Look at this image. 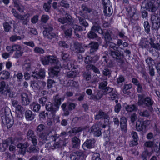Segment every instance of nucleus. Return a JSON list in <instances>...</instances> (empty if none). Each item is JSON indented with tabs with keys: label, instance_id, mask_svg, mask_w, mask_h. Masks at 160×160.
Wrapping results in <instances>:
<instances>
[{
	"label": "nucleus",
	"instance_id": "obj_1",
	"mask_svg": "<svg viewBox=\"0 0 160 160\" xmlns=\"http://www.w3.org/2000/svg\"><path fill=\"white\" fill-rule=\"evenodd\" d=\"M96 31L100 34H102L103 33V31L100 26L98 25H94L92 27L90 31L88 34L87 37L90 39H95L100 42L101 40V38L98 37L95 33Z\"/></svg>",
	"mask_w": 160,
	"mask_h": 160
},
{
	"label": "nucleus",
	"instance_id": "obj_2",
	"mask_svg": "<svg viewBox=\"0 0 160 160\" xmlns=\"http://www.w3.org/2000/svg\"><path fill=\"white\" fill-rule=\"evenodd\" d=\"M144 95L139 94L138 95V105L139 106H141L144 105L148 107L151 106L153 103V101L151 98L149 97H147L144 98Z\"/></svg>",
	"mask_w": 160,
	"mask_h": 160
},
{
	"label": "nucleus",
	"instance_id": "obj_3",
	"mask_svg": "<svg viewBox=\"0 0 160 160\" xmlns=\"http://www.w3.org/2000/svg\"><path fill=\"white\" fill-rule=\"evenodd\" d=\"M71 16L68 14H66L64 17L58 19V21L62 24L67 23V24L62 25L60 27V28L63 30H64L67 28L68 26H70L72 24Z\"/></svg>",
	"mask_w": 160,
	"mask_h": 160
},
{
	"label": "nucleus",
	"instance_id": "obj_4",
	"mask_svg": "<svg viewBox=\"0 0 160 160\" xmlns=\"http://www.w3.org/2000/svg\"><path fill=\"white\" fill-rule=\"evenodd\" d=\"M103 6V12L105 15L110 16L113 13V9L109 0H102Z\"/></svg>",
	"mask_w": 160,
	"mask_h": 160
},
{
	"label": "nucleus",
	"instance_id": "obj_5",
	"mask_svg": "<svg viewBox=\"0 0 160 160\" xmlns=\"http://www.w3.org/2000/svg\"><path fill=\"white\" fill-rule=\"evenodd\" d=\"M154 12L152 14L151 18L152 27L153 29H158L160 28V17L158 13Z\"/></svg>",
	"mask_w": 160,
	"mask_h": 160
},
{
	"label": "nucleus",
	"instance_id": "obj_6",
	"mask_svg": "<svg viewBox=\"0 0 160 160\" xmlns=\"http://www.w3.org/2000/svg\"><path fill=\"white\" fill-rule=\"evenodd\" d=\"M110 56H111L114 60H117V62L122 64L124 62L123 59L124 55L118 50L112 51L109 52Z\"/></svg>",
	"mask_w": 160,
	"mask_h": 160
},
{
	"label": "nucleus",
	"instance_id": "obj_7",
	"mask_svg": "<svg viewBox=\"0 0 160 160\" xmlns=\"http://www.w3.org/2000/svg\"><path fill=\"white\" fill-rule=\"evenodd\" d=\"M76 15L81 25L84 26L85 28L88 26V24L86 20V19L88 18L87 13H84L82 12L79 11Z\"/></svg>",
	"mask_w": 160,
	"mask_h": 160
},
{
	"label": "nucleus",
	"instance_id": "obj_8",
	"mask_svg": "<svg viewBox=\"0 0 160 160\" xmlns=\"http://www.w3.org/2000/svg\"><path fill=\"white\" fill-rule=\"evenodd\" d=\"M53 30V28L52 25L46 26L43 32L44 38L49 39H52L55 38L56 36V34L51 32Z\"/></svg>",
	"mask_w": 160,
	"mask_h": 160
},
{
	"label": "nucleus",
	"instance_id": "obj_9",
	"mask_svg": "<svg viewBox=\"0 0 160 160\" xmlns=\"http://www.w3.org/2000/svg\"><path fill=\"white\" fill-rule=\"evenodd\" d=\"M76 104L72 102H69L68 104L63 103L61 106V108L64 112L63 114L65 116H68L70 114V111L74 109Z\"/></svg>",
	"mask_w": 160,
	"mask_h": 160
},
{
	"label": "nucleus",
	"instance_id": "obj_10",
	"mask_svg": "<svg viewBox=\"0 0 160 160\" xmlns=\"http://www.w3.org/2000/svg\"><path fill=\"white\" fill-rule=\"evenodd\" d=\"M153 0H145L142 3L143 7L152 12H156L157 8L154 5Z\"/></svg>",
	"mask_w": 160,
	"mask_h": 160
},
{
	"label": "nucleus",
	"instance_id": "obj_11",
	"mask_svg": "<svg viewBox=\"0 0 160 160\" xmlns=\"http://www.w3.org/2000/svg\"><path fill=\"white\" fill-rule=\"evenodd\" d=\"M41 61L43 65H46L50 64H56L57 65V62H59L53 56H46L41 59Z\"/></svg>",
	"mask_w": 160,
	"mask_h": 160
},
{
	"label": "nucleus",
	"instance_id": "obj_12",
	"mask_svg": "<svg viewBox=\"0 0 160 160\" xmlns=\"http://www.w3.org/2000/svg\"><path fill=\"white\" fill-rule=\"evenodd\" d=\"M61 65L60 62H57V65L49 70L48 74L51 77L57 76L59 72Z\"/></svg>",
	"mask_w": 160,
	"mask_h": 160
},
{
	"label": "nucleus",
	"instance_id": "obj_13",
	"mask_svg": "<svg viewBox=\"0 0 160 160\" xmlns=\"http://www.w3.org/2000/svg\"><path fill=\"white\" fill-rule=\"evenodd\" d=\"M102 125V123L99 122L96 123L91 127L90 128L91 132H93L95 136L99 137L101 135L102 132L100 128Z\"/></svg>",
	"mask_w": 160,
	"mask_h": 160
},
{
	"label": "nucleus",
	"instance_id": "obj_14",
	"mask_svg": "<svg viewBox=\"0 0 160 160\" xmlns=\"http://www.w3.org/2000/svg\"><path fill=\"white\" fill-rule=\"evenodd\" d=\"M71 160H85L82 152L76 151L72 152L70 156Z\"/></svg>",
	"mask_w": 160,
	"mask_h": 160
},
{
	"label": "nucleus",
	"instance_id": "obj_15",
	"mask_svg": "<svg viewBox=\"0 0 160 160\" xmlns=\"http://www.w3.org/2000/svg\"><path fill=\"white\" fill-rule=\"evenodd\" d=\"M32 73V77L37 80L44 78L45 76V70L44 69H40L38 71H34Z\"/></svg>",
	"mask_w": 160,
	"mask_h": 160
},
{
	"label": "nucleus",
	"instance_id": "obj_16",
	"mask_svg": "<svg viewBox=\"0 0 160 160\" xmlns=\"http://www.w3.org/2000/svg\"><path fill=\"white\" fill-rule=\"evenodd\" d=\"M99 46L98 43L97 42H92L88 45L84 46L85 47L90 48L89 53L92 54L97 50Z\"/></svg>",
	"mask_w": 160,
	"mask_h": 160
},
{
	"label": "nucleus",
	"instance_id": "obj_17",
	"mask_svg": "<svg viewBox=\"0 0 160 160\" xmlns=\"http://www.w3.org/2000/svg\"><path fill=\"white\" fill-rule=\"evenodd\" d=\"M113 89L110 88H107L105 89V94L109 93V97L112 100H115L118 98V96L117 94V92L115 90L113 91Z\"/></svg>",
	"mask_w": 160,
	"mask_h": 160
},
{
	"label": "nucleus",
	"instance_id": "obj_18",
	"mask_svg": "<svg viewBox=\"0 0 160 160\" xmlns=\"http://www.w3.org/2000/svg\"><path fill=\"white\" fill-rule=\"evenodd\" d=\"M27 136L29 140H31L33 144H37V140L36 139V136L33 131L31 130H29L27 133Z\"/></svg>",
	"mask_w": 160,
	"mask_h": 160
},
{
	"label": "nucleus",
	"instance_id": "obj_19",
	"mask_svg": "<svg viewBox=\"0 0 160 160\" xmlns=\"http://www.w3.org/2000/svg\"><path fill=\"white\" fill-rule=\"evenodd\" d=\"M21 103L22 105L27 106L30 102V99L28 95L26 93L22 92L21 94Z\"/></svg>",
	"mask_w": 160,
	"mask_h": 160
},
{
	"label": "nucleus",
	"instance_id": "obj_20",
	"mask_svg": "<svg viewBox=\"0 0 160 160\" xmlns=\"http://www.w3.org/2000/svg\"><path fill=\"white\" fill-rule=\"evenodd\" d=\"M1 112L3 113L5 117V119L8 124L10 123L9 127H11L12 126V124L10 123L9 119H8V117L10 115L11 111L9 108L8 107H6L4 108H2V109Z\"/></svg>",
	"mask_w": 160,
	"mask_h": 160
},
{
	"label": "nucleus",
	"instance_id": "obj_21",
	"mask_svg": "<svg viewBox=\"0 0 160 160\" xmlns=\"http://www.w3.org/2000/svg\"><path fill=\"white\" fill-rule=\"evenodd\" d=\"M149 121H144L141 120H138L136 123V128L137 130L139 132L143 131L146 127V122H148Z\"/></svg>",
	"mask_w": 160,
	"mask_h": 160
},
{
	"label": "nucleus",
	"instance_id": "obj_22",
	"mask_svg": "<svg viewBox=\"0 0 160 160\" xmlns=\"http://www.w3.org/2000/svg\"><path fill=\"white\" fill-rule=\"evenodd\" d=\"M94 118L97 120L103 118L108 120L110 118L107 113L100 110L98 111V114L95 116Z\"/></svg>",
	"mask_w": 160,
	"mask_h": 160
},
{
	"label": "nucleus",
	"instance_id": "obj_23",
	"mask_svg": "<svg viewBox=\"0 0 160 160\" xmlns=\"http://www.w3.org/2000/svg\"><path fill=\"white\" fill-rule=\"evenodd\" d=\"M99 56L97 55L92 56H87L85 59V62L87 63H94L98 60Z\"/></svg>",
	"mask_w": 160,
	"mask_h": 160
},
{
	"label": "nucleus",
	"instance_id": "obj_24",
	"mask_svg": "<svg viewBox=\"0 0 160 160\" xmlns=\"http://www.w3.org/2000/svg\"><path fill=\"white\" fill-rule=\"evenodd\" d=\"M2 94L8 98H13L16 96L15 92L12 91V89L9 87L6 88L5 91H4Z\"/></svg>",
	"mask_w": 160,
	"mask_h": 160
},
{
	"label": "nucleus",
	"instance_id": "obj_25",
	"mask_svg": "<svg viewBox=\"0 0 160 160\" xmlns=\"http://www.w3.org/2000/svg\"><path fill=\"white\" fill-rule=\"evenodd\" d=\"M127 119L125 117H122L120 118V124L121 129L122 131L125 132H126L127 131Z\"/></svg>",
	"mask_w": 160,
	"mask_h": 160
},
{
	"label": "nucleus",
	"instance_id": "obj_26",
	"mask_svg": "<svg viewBox=\"0 0 160 160\" xmlns=\"http://www.w3.org/2000/svg\"><path fill=\"white\" fill-rule=\"evenodd\" d=\"M95 140L94 139H90L87 140L83 143L82 147H86L88 149L93 148L95 146Z\"/></svg>",
	"mask_w": 160,
	"mask_h": 160
},
{
	"label": "nucleus",
	"instance_id": "obj_27",
	"mask_svg": "<svg viewBox=\"0 0 160 160\" xmlns=\"http://www.w3.org/2000/svg\"><path fill=\"white\" fill-rule=\"evenodd\" d=\"M52 133L51 130L47 131L46 132L44 133H41L39 134V136L41 140H42L43 142H46V141L49 140V135H50V133Z\"/></svg>",
	"mask_w": 160,
	"mask_h": 160
},
{
	"label": "nucleus",
	"instance_id": "obj_28",
	"mask_svg": "<svg viewBox=\"0 0 160 160\" xmlns=\"http://www.w3.org/2000/svg\"><path fill=\"white\" fill-rule=\"evenodd\" d=\"M53 145L50 146V147L52 149H55L56 148H61L62 146H65L66 144L65 143L64 141L62 140H60L57 141H55Z\"/></svg>",
	"mask_w": 160,
	"mask_h": 160
},
{
	"label": "nucleus",
	"instance_id": "obj_29",
	"mask_svg": "<svg viewBox=\"0 0 160 160\" xmlns=\"http://www.w3.org/2000/svg\"><path fill=\"white\" fill-rule=\"evenodd\" d=\"M18 19L22 21V25H27L29 21L30 15L28 14H27L23 15H21Z\"/></svg>",
	"mask_w": 160,
	"mask_h": 160
},
{
	"label": "nucleus",
	"instance_id": "obj_30",
	"mask_svg": "<svg viewBox=\"0 0 160 160\" xmlns=\"http://www.w3.org/2000/svg\"><path fill=\"white\" fill-rule=\"evenodd\" d=\"M72 147L73 148H78L80 144V140L76 136L73 137L71 140Z\"/></svg>",
	"mask_w": 160,
	"mask_h": 160
},
{
	"label": "nucleus",
	"instance_id": "obj_31",
	"mask_svg": "<svg viewBox=\"0 0 160 160\" xmlns=\"http://www.w3.org/2000/svg\"><path fill=\"white\" fill-rule=\"evenodd\" d=\"M46 108L47 111L51 112L52 114L54 113L58 110L54 105L52 104L50 102H48L46 104Z\"/></svg>",
	"mask_w": 160,
	"mask_h": 160
},
{
	"label": "nucleus",
	"instance_id": "obj_32",
	"mask_svg": "<svg viewBox=\"0 0 160 160\" xmlns=\"http://www.w3.org/2000/svg\"><path fill=\"white\" fill-rule=\"evenodd\" d=\"M74 49L73 51L79 53L83 52H84V50L80 43H75L74 45Z\"/></svg>",
	"mask_w": 160,
	"mask_h": 160
},
{
	"label": "nucleus",
	"instance_id": "obj_33",
	"mask_svg": "<svg viewBox=\"0 0 160 160\" xmlns=\"http://www.w3.org/2000/svg\"><path fill=\"white\" fill-rule=\"evenodd\" d=\"M10 73L7 71L3 70L0 72V80H7L10 77Z\"/></svg>",
	"mask_w": 160,
	"mask_h": 160
},
{
	"label": "nucleus",
	"instance_id": "obj_34",
	"mask_svg": "<svg viewBox=\"0 0 160 160\" xmlns=\"http://www.w3.org/2000/svg\"><path fill=\"white\" fill-rule=\"evenodd\" d=\"M62 99V98L59 97L58 95H56L55 97L54 105L58 110L61 104ZM62 100H63V99Z\"/></svg>",
	"mask_w": 160,
	"mask_h": 160
},
{
	"label": "nucleus",
	"instance_id": "obj_35",
	"mask_svg": "<svg viewBox=\"0 0 160 160\" xmlns=\"http://www.w3.org/2000/svg\"><path fill=\"white\" fill-rule=\"evenodd\" d=\"M68 28L66 30H65V29L64 30V33L65 37L67 38L71 37L72 32V29L71 25L70 26H68L67 28Z\"/></svg>",
	"mask_w": 160,
	"mask_h": 160
},
{
	"label": "nucleus",
	"instance_id": "obj_36",
	"mask_svg": "<svg viewBox=\"0 0 160 160\" xmlns=\"http://www.w3.org/2000/svg\"><path fill=\"white\" fill-rule=\"evenodd\" d=\"M25 117L28 120H31L34 118V115L32 114V112L28 110L26 111L25 113Z\"/></svg>",
	"mask_w": 160,
	"mask_h": 160
},
{
	"label": "nucleus",
	"instance_id": "obj_37",
	"mask_svg": "<svg viewBox=\"0 0 160 160\" xmlns=\"http://www.w3.org/2000/svg\"><path fill=\"white\" fill-rule=\"evenodd\" d=\"M31 109L34 112H38L40 109L41 106L40 104L35 102H33L30 105Z\"/></svg>",
	"mask_w": 160,
	"mask_h": 160
},
{
	"label": "nucleus",
	"instance_id": "obj_38",
	"mask_svg": "<svg viewBox=\"0 0 160 160\" xmlns=\"http://www.w3.org/2000/svg\"><path fill=\"white\" fill-rule=\"evenodd\" d=\"M125 109L128 112H135L138 109L137 107L135 105H128L125 107Z\"/></svg>",
	"mask_w": 160,
	"mask_h": 160
},
{
	"label": "nucleus",
	"instance_id": "obj_39",
	"mask_svg": "<svg viewBox=\"0 0 160 160\" xmlns=\"http://www.w3.org/2000/svg\"><path fill=\"white\" fill-rule=\"evenodd\" d=\"M72 28L74 30V33H76V32H78L80 31H83V28L81 26L77 25L76 24L74 25L72 22Z\"/></svg>",
	"mask_w": 160,
	"mask_h": 160
},
{
	"label": "nucleus",
	"instance_id": "obj_40",
	"mask_svg": "<svg viewBox=\"0 0 160 160\" xmlns=\"http://www.w3.org/2000/svg\"><path fill=\"white\" fill-rule=\"evenodd\" d=\"M148 41L146 38H142L139 43V45L143 48H146L148 46Z\"/></svg>",
	"mask_w": 160,
	"mask_h": 160
},
{
	"label": "nucleus",
	"instance_id": "obj_41",
	"mask_svg": "<svg viewBox=\"0 0 160 160\" xmlns=\"http://www.w3.org/2000/svg\"><path fill=\"white\" fill-rule=\"evenodd\" d=\"M102 34L104 36V38L106 42V44L111 42V41L112 40V38L108 32H103V34Z\"/></svg>",
	"mask_w": 160,
	"mask_h": 160
},
{
	"label": "nucleus",
	"instance_id": "obj_42",
	"mask_svg": "<svg viewBox=\"0 0 160 160\" xmlns=\"http://www.w3.org/2000/svg\"><path fill=\"white\" fill-rule=\"evenodd\" d=\"M151 154L150 152H149L147 149H145L144 151L142 152L141 158L143 160H147V158L151 156Z\"/></svg>",
	"mask_w": 160,
	"mask_h": 160
},
{
	"label": "nucleus",
	"instance_id": "obj_43",
	"mask_svg": "<svg viewBox=\"0 0 160 160\" xmlns=\"http://www.w3.org/2000/svg\"><path fill=\"white\" fill-rule=\"evenodd\" d=\"M138 113L139 115L142 117H148L150 116V114L147 110H145L143 111L139 110Z\"/></svg>",
	"mask_w": 160,
	"mask_h": 160
},
{
	"label": "nucleus",
	"instance_id": "obj_44",
	"mask_svg": "<svg viewBox=\"0 0 160 160\" xmlns=\"http://www.w3.org/2000/svg\"><path fill=\"white\" fill-rule=\"evenodd\" d=\"M150 40L149 43L151 46L157 50H160V42L155 43L152 41V39H150Z\"/></svg>",
	"mask_w": 160,
	"mask_h": 160
},
{
	"label": "nucleus",
	"instance_id": "obj_45",
	"mask_svg": "<svg viewBox=\"0 0 160 160\" xmlns=\"http://www.w3.org/2000/svg\"><path fill=\"white\" fill-rule=\"evenodd\" d=\"M30 61L29 60H25L23 62V68L27 70H29L30 68Z\"/></svg>",
	"mask_w": 160,
	"mask_h": 160
},
{
	"label": "nucleus",
	"instance_id": "obj_46",
	"mask_svg": "<svg viewBox=\"0 0 160 160\" xmlns=\"http://www.w3.org/2000/svg\"><path fill=\"white\" fill-rule=\"evenodd\" d=\"M9 87L6 86L5 82L4 81L1 82L0 86V92L2 94V92L3 91H5L6 88Z\"/></svg>",
	"mask_w": 160,
	"mask_h": 160
},
{
	"label": "nucleus",
	"instance_id": "obj_47",
	"mask_svg": "<svg viewBox=\"0 0 160 160\" xmlns=\"http://www.w3.org/2000/svg\"><path fill=\"white\" fill-rule=\"evenodd\" d=\"M82 75L83 78L87 81H89L91 79V73L90 72H82Z\"/></svg>",
	"mask_w": 160,
	"mask_h": 160
},
{
	"label": "nucleus",
	"instance_id": "obj_48",
	"mask_svg": "<svg viewBox=\"0 0 160 160\" xmlns=\"http://www.w3.org/2000/svg\"><path fill=\"white\" fill-rule=\"evenodd\" d=\"M107 85V82L106 81H103L99 84V88L103 90V93L104 94H105V89L107 88H109V87H106Z\"/></svg>",
	"mask_w": 160,
	"mask_h": 160
},
{
	"label": "nucleus",
	"instance_id": "obj_49",
	"mask_svg": "<svg viewBox=\"0 0 160 160\" xmlns=\"http://www.w3.org/2000/svg\"><path fill=\"white\" fill-rule=\"evenodd\" d=\"M144 27L145 32L147 34L149 33L150 31V26L148 21H145L144 22Z\"/></svg>",
	"mask_w": 160,
	"mask_h": 160
},
{
	"label": "nucleus",
	"instance_id": "obj_50",
	"mask_svg": "<svg viewBox=\"0 0 160 160\" xmlns=\"http://www.w3.org/2000/svg\"><path fill=\"white\" fill-rule=\"evenodd\" d=\"M64 65H65V68L68 70L71 69L72 70V69L76 68L72 62H69L68 63H66V64H64Z\"/></svg>",
	"mask_w": 160,
	"mask_h": 160
},
{
	"label": "nucleus",
	"instance_id": "obj_51",
	"mask_svg": "<svg viewBox=\"0 0 160 160\" xmlns=\"http://www.w3.org/2000/svg\"><path fill=\"white\" fill-rule=\"evenodd\" d=\"M33 51L35 53L39 54H43L45 52V51L43 49L38 47H35Z\"/></svg>",
	"mask_w": 160,
	"mask_h": 160
},
{
	"label": "nucleus",
	"instance_id": "obj_52",
	"mask_svg": "<svg viewBox=\"0 0 160 160\" xmlns=\"http://www.w3.org/2000/svg\"><path fill=\"white\" fill-rule=\"evenodd\" d=\"M85 95V93L84 92L82 93H77L75 94V96L78 101H81L83 100Z\"/></svg>",
	"mask_w": 160,
	"mask_h": 160
},
{
	"label": "nucleus",
	"instance_id": "obj_53",
	"mask_svg": "<svg viewBox=\"0 0 160 160\" xmlns=\"http://www.w3.org/2000/svg\"><path fill=\"white\" fill-rule=\"evenodd\" d=\"M127 11L128 12L129 15L131 14H132L133 13H135L136 12V9L134 7H132L131 6H128L126 8Z\"/></svg>",
	"mask_w": 160,
	"mask_h": 160
},
{
	"label": "nucleus",
	"instance_id": "obj_54",
	"mask_svg": "<svg viewBox=\"0 0 160 160\" xmlns=\"http://www.w3.org/2000/svg\"><path fill=\"white\" fill-rule=\"evenodd\" d=\"M58 45L60 47L63 48H69V45L66 42L63 41H59Z\"/></svg>",
	"mask_w": 160,
	"mask_h": 160
},
{
	"label": "nucleus",
	"instance_id": "obj_55",
	"mask_svg": "<svg viewBox=\"0 0 160 160\" xmlns=\"http://www.w3.org/2000/svg\"><path fill=\"white\" fill-rule=\"evenodd\" d=\"M132 87V85L130 84L125 85L123 90L124 93L128 94L129 92L127 91L131 88Z\"/></svg>",
	"mask_w": 160,
	"mask_h": 160
},
{
	"label": "nucleus",
	"instance_id": "obj_56",
	"mask_svg": "<svg viewBox=\"0 0 160 160\" xmlns=\"http://www.w3.org/2000/svg\"><path fill=\"white\" fill-rule=\"evenodd\" d=\"M131 20H137L138 19V13L137 11L135 13H133L130 15Z\"/></svg>",
	"mask_w": 160,
	"mask_h": 160
},
{
	"label": "nucleus",
	"instance_id": "obj_57",
	"mask_svg": "<svg viewBox=\"0 0 160 160\" xmlns=\"http://www.w3.org/2000/svg\"><path fill=\"white\" fill-rule=\"evenodd\" d=\"M82 130V128L81 127H75L72 129L71 132L72 133H74L76 134L78 133L81 132Z\"/></svg>",
	"mask_w": 160,
	"mask_h": 160
},
{
	"label": "nucleus",
	"instance_id": "obj_58",
	"mask_svg": "<svg viewBox=\"0 0 160 160\" xmlns=\"http://www.w3.org/2000/svg\"><path fill=\"white\" fill-rule=\"evenodd\" d=\"M77 72L75 71H70L67 73V76L68 78H74L77 75Z\"/></svg>",
	"mask_w": 160,
	"mask_h": 160
},
{
	"label": "nucleus",
	"instance_id": "obj_59",
	"mask_svg": "<svg viewBox=\"0 0 160 160\" xmlns=\"http://www.w3.org/2000/svg\"><path fill=\"white\" fill-rule=\"evenodd\" d=\"M60 5L61 6L66 8H68L70 7L69 4L66 1L64 0H62L60 2Z\"/></svg>",
	"mask_w": 160,
	"mask_h": 160
},
{
	"label": "nucleus",
	"instance_id": "obj_60",
	"mask_svg": "<svg viewBox=\"0 0 160 160\" xmlns=\"http://www.w3.org/2000/svg\"><path fill=\"white\" fill-rule=\"evenodd\" d=\"M82 11H80L84 13H87L85 12H88V13H91L92 12V10L90 8H88L86 6L83 5L82 6Z\"/></svg>",
	"mask_w": 160,
	"mask_h": 160
},
{
	"label": "nucleus",
	"instance_id": "obj_61",
	"mask_svg": "<svg viewBox=\"0 0 160 160\" xmlns=\"http://www.w3.org/2000/svg\"><path fill=\"white\" fill-rule=\"evenodd\" d=\"M45 126L42 124H40L36 128L37 132H40L42 131L45 129Z\"/></svg>",
	"mask_w": 160,
	"mask_h": 160
},
{
	"label": "nucleus",
	"instance_id": "obj_62",
	"mask_svg": "<svg viewBox=\"0 0 160 160\" xmlns=\"http://www.w3.org/2000/svg\"><path fill=\"white\" fill-rule=\"evenodd\" d=\"M12 140L10 138L4 140L2 144L4 145H5V147H7L9 145L12 144Z\"/></svg>",
	"mask_w": 160,
	"mask_h": 160
},
{
	"label": "nucleus",
	"instance_id": "obj_63",
	"mask_svg": "<svg viewBox=\"0 0 160 160\" xmlns=\"http://www.w3.org/2000/svg\"><path fill=\"white\" fill-rule=\"evenodd\" d=\"M55 83V82L54 80L48 79V80L47 82V88L48 89L52 87L53 84Z\"/></svg>",
	"mask_w": 160,
	"mask_h": 160
},
{
	"label": "nucleus",
	"instance_id": "obj_64",
	"mask_svg": "<svg viewBox=\"0 0 160 160\" xmlns=\"http://www.w3.org/2000/svg\"><path fill=\"white\" fill-rule=\"evenodd\" d=\"M47 98L46 97H43L39 99V102L40 104L42 106H44L46 104Z\"/></svg>",
	"mask_w": 160,
	"mask_h": 160
}]
</instances>
